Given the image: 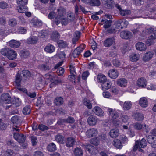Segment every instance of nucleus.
Listing matches in <instances>:
<instances>
[{"label":"nucleus","instance_id":"nucleus-43","mask_svg":"<svg viewBox=\"0 0 156 156\" xmlns=\"http://www.w3.org/2000/svg\"><path fill=\"white\" fill-rule=\"evenodd\" d=\"M132 31L134 34L141 35L142 34L141 32H143V30L142 28L139 27L136 29L133 30Z\"/></svg>","mask_w":156,"mask_h":156},{"label":"nucleus","instance_id":"nucleus-12","mask_svg":"<svg viewBox=\"0 0 156 156\" xmlns=\"http://www.w3.org/2000/svg\"><path fill=\"white\" fill-rule=\"evenodd\" d=\"M154 53L151 51H149L144 55L142 59L143 61L147 62L150 60L153 57Z\"/></svg>","mask_w":156,"mask_h":156},{"label":"nucleus","instance_id":"nucleus-50","mask_svg":"<svg viewBox=\"0 0 156 156\" xmlns=\"http://www.w3.org/2000/svg\"><path fill=\"white\" fill-rule=\"evenodd\" d=\"M8 23L9 26L14 27L17 25V21L15 18H12L9 20Z\"/></svg>","mask_w":156,"mask_h":156},{"label":"nucleus","instance_id":"nucleus-36","mask_svg":"<svg viewBox=\"0 0 156 156\" xmlns=\"http://www.w3.org/2000/svg\"><path fill=\"white\" fill-rule=\"evenodd\" d=\"M30 22L33 26H40L42 25V23L41 22L39 21L37 18H36L32 19L31 20Z\"/></svg>","mask_w":156,"mask_h":156},{"label":"nucleus","instance_id":"nucleus-24","mask_svg":"<svg viewBox=\"0 0 156 156\" xmlns=\"http://www.w3.org/2000/svg\"><path fill=\"white\" fill-rule=\"evenodd\" d=\"M112 144L117 149H121L122 147V145L121 141L117 139H115L113 140Z\"/></svg>","mask_w":156,"mask_h":156},{"label":"nucleus","instance_id":"nucleus-11","mask_svg":"<svg viewBox=\"0 0 156 156\" xmlns=\"http://www.w3.org/2000/svg\"><path fill=\"white\" fill-rule=\"evenodd\" d=\"M93 111L95 114L98 116L102 117L104 115L103 111L98 106L95 107L93 108Z\"/></svg>","mask_w":156,"mask_h":156},{"label":"nucleus","instance_id":"nucleus-49","mask_svg":"<svg viewBox=\"0 0 156 156\" xmlns=\"http://www.w3.org/2000/svg\"><path fill=\"white\" fill-rule=\"evenodd\" d=\"M98 138L99 141H101L103 142H107L108 141L106 136L105 134H102L100 135Z\"/></svg>","mask_w":156,"mask_h":156},{"label":"nucleus","instance_id":"nucleus-28","mask_svg":"<svg viewBox=\"0 0 156 156\" xmlns=\"http://www.w3.org/2000/svg\"><path fill=\"white\" fill-rule=\"evenodd\" d=\"M60 37V35L59 33L56 31L53 32L51 35V39L54 41L58 40Z\"/></svg>","mask_w":156,"mask_h":156},{"label":"nucleus","instance_id":"nucleus-45","mask_svg":"<svg viewBox=\"0 0 156 156\" xmlns=\"http://www.w3.org/2000/svg\"><path fill=\"white\" fill-rule=\"evenodd\" d=\"M39 67L41 70L43 71H48L50 69V67L47 63L41 64L40 65Z\"/></svg>","mask_w":156,"mask_h":156},{"label":"nucleus","instance_id":"nucleus-58","mask_svg":"<svg viewBox=\"0 0 156 156\" xmlns=\"http://www.w3.org/2000/svg\"><path fill=\"white\" fill-rule=\"evenodd\" d=\"M14 154L13 151L11 149H8L5 152L6 156H12Z\"/></svg>","mask_w":156,"mask_h":156},{"label":"nucleus","instance_id":"nucleus-38","mask_svg":"<svg viewBox=\"0 0 156 156\" xmlns=\"http://www.w3.org/2000/svg\"><path fill=\"white\" fill-rule=\"evenodd\" d=\"M98 82L100 83L101 84L107 80L105 76L101 74L98 75Z\"/></svg>","mask_w":156,"mask_h":156},{"label":"nucleus","instance_id":"nucleus-25","mask_svg":"<svg viewBox=\"0 0 156 156\" xmlns=\"http://www.w3.org/2000/svg\"><path fill=\"white\" fill-rule=\"evenodd\" d=\"M75 139L71 137H69L67 139L66 146L67 147H72L75 143Z\"/></svg>","mask_w":156,"mask_h":156},{"label":"nucleus","instance_id":"nucleus-14","mask_svg":"<svg viewBox=\"0 0 156 156\" xmlns=\"http://www.w3.org/2000/svg\"><path fill=\"white\" fill-rule=\"evenodd\" d=\"M97 119L96 117L93 115L90 116L88 118L87 121L90 126H92L95 125L97 122Z\"/></svg>","mask_w":156,"mask_h":156},{"label":"nucleus","instance_id":"nucleus-17","mask_svg":"<svg viewBox=\"0 0 156 156\" xmlns=\"http://www.w3.org/2000/svg\"><path fill=\"white\" fill-rule=\"evenodd\" d=\"M147 81L144 77H141L138 79L137 84L138 86L142 88L144 87L146 85Z\"/></svg>","mask_w":156,"mask_h":156},{"label":"nucleus","instance_id":"nucleus-23","mask_svg":"<svg viewBox=\"0 0 156 156\" xmlns=\"http://www.w3.org/2000/svg\"><path fill=\"white\" fill-rule=\"evenodd\" d=\"M121 37L124 39H128L132 36L131 33L129 31H123L120 33Z\"/></svg>","mask_w":156,"mask_h":156},{"label":"nucleus","instance_id":"nucleus-13","mask_svg":"<svg viewBox=\"0 0 156 156\" xmlns=\"http://www.w3.org/2000/svg\"><path fill=\"white\" fill-rule=\"evenodd\" d=\"M140 105L143 108H146L148 106V102L147 99L144 97L140 98L139 101Z\"/></svg>","mask_w":156,"mask_h":156},{"label":"nucleus","instance_id":"nucleus-4","mask_svg":"<svg viewBox=\"0 0 156 156\" xmlns=\"http://www.w3.org/2000/svg\"><path fill=\"white\" fill-rule=\"evenodd\" d=\"M85 48V45L84 44H82L79 47H77L73 51L72 55L74 58H76L78 57L81 53L83 51Z\"/></svg>","mask_w":156,"mask_h":156},{"label":"nucleus","instance_id":"nucleus-34","mask_svg":"<svg viewBox=\"0 0 156 156\" xmlns=\"http://www.w3.org/2000/svg\"><path fill=\"white\" fill-rule=\"evenodd\" d=\"M38 38L37 37L33 36L28 38L27 42L28 44H33L36 43L38 41Z\"/></svg>","mask_w":156,"mask_h":156},{"label":"nucleus","instance_id":"nucleus-19","mask_svg":"<svg viewBox=\"0 0 156 156\" xmlns=\"http://www.w3.org/2000/svg\"><path fill=\"white\" fill-rule=\"evenodd\" d=\"M114 42L113 38H108L104 41L103 44L105 46L109 47L112 45Z\"/></svg>","mask_w":156,"mask_h":156},{"label":"nucleus","instance_id":"nucleus-64","mask_svg":"<svg viewBox=\"0 0 156 156\" xmlns=\"http://www.w3.org/2000/svg\"><path fill=\"white\" fill-rule=\"evenodd\" d=\"M140 145L141 147L144 148L146 146V142L145 139L143 138L140 141Z\"/></svg>","mask_w":156,"mask_h":156},{"label":"nucleus","instance_id":"nucleus-57","mask_svg":"<svg viewBox=\"0 0 156 156\" xmlns=\"http://www.w3.org/2000/svg\"><path fill=\"white\" fill-rule=\"evenodd\" d=\"M19 119V117L17 115H15L12 117L11 119V121L14 124H16Z\"/></svg>","mask_w":156,"mask_h":156},{"label":"nucleus","instance_id":"nucleus-8","mask_svg":"<svg viewBox=\"0 0 156 156\" xmlns=\"http://www.w3.org/2000/svg\"><path fill=\"white\" fill-rule=\"evenodd\" d=\"M108 111L109 113L110 116L112 118V121L116 119L117 118L119 117V114L115 110L112 109L111 108H108Z\"/></svg>","mask_w":156,"mask_h":156},{"label":"nucleus","instance_id":"nucleus-10","mask_svg":"<svg viewBox=\"0 0 156 156\" xmlns=\"http://www.w3.org/2000/svg\"><path fill=\"white\" fill-rule=\"evenodd\" d=\"M97 130L94 128H90L86 132V134L88 137L96 136L98 133Z\"/></svg>","mask_w":156,"mask_h":156},{"label":"nucleus","instance_id":"nucleus-53","mask_svg":"<svg viewBox=\"0 0 156 156\" xmlns=\"http://www.w3.org/2000/svg\"><path fill=\"white\" fill-rule=\"evenodd\" d=\"M76 36L72 38V43L73 44H75L78 41L80 37V33L77 32L75 33Z\"/></svg>","mask_w":156,"mask_h":156},{"label":"nucleus","instance_id":"nucleus-9","mask_svg":"<svg viewBox=\"0 0 156 156\" xmlns=\"http://www.w3.org/2000/svg\"><path fill=\"white\" fill-rule=\"evenodd\" d=\"M154 138V137L152 135H149L147 137V142L153 148H154L156 147V138L155 140Z\"/></svg>","mask_w":156,"mask_h":156},{"label":"nucleus","instance_id":"nucleus-60","mask_svg":"<svg viewBox=\"0 0 156 156\" xmlns=\"http://www.w3.org/2000/svg\"><path fill=\"white\" fill-rule=\"evenodd\" d=\"M64 72V69L62 67L59 68L56 71V73L59 76L63 75Z\"/></svg>","mask_w":156,"mask_h":156},{"label":"nucleus","instance_id":"nucleus-16","mask_svg":"<svg viewBox=\"0 0 156 156\" xmlns=\"http://www.w3.org/2000/svg\"><path fill=\"white\" fill-rule=\"evenodd\" d=\"M108 75L111 78L115 79L118 76V73L116 70L115 69H112L109 71Z\"/></svg>","mask_w":156,"mask_h":156},{"label":"nucleus","instance_id":"nucleus-46","mask_svg":"<svg viewBox=\"0 0 156 156\" xmlns=\"http://www.w3.org/2000/svg\"><path fill=\"white\" fill-rule=\"evenodd\" d=\"M132 103L130 101H126L123 104V108L125 110H129L131 107Z\"/></svg>","mask_w":156,"mask_h":156},{"label":"nucleus","instance_id":"nucleus-44","mask_svg":"<svg viewBox=\"0 0 156 156\" xmlns=\"http://www.w3.org/2000/svg\"><path fill=\"white\" fill-rule=\"evenodd\" d=\"M30 53L27 51L25 50H22L20 53V55L21 58H27L29 56Z\"/></svg>","mask_w":156,"mask_h":156},{"label":"nucleus","instance_id":"nucleus-35","mask_svg":"<svg viewBox=\"0 0 156 156\" xmlns=\"http://www.w3.org/2000/svg\"><path fill=\"white\" fill-rule=\"evenodd\" d=\"M7 56V58L9 60H12L16 58L17 54L14 51L11 50Z\"/></svg>","mask_w":156,"mask_h":156},{"label":"nucleus","instance_id":"nucleus-20","mask_svg":"<svg viewBox=\"0 0 156 156\" xmlns=\"http://www.w3.org/2000/svg\"><path fill=\"white\" fill-rule=\"evenodd\" d=\"M119 134V131L116 127L112 129L110 132L111 137L112 138H115L117 137Z\"/></svg>","mask_w":156,"mask_h":156},{"label":"nucleus","instance_id":"nucleus-41","mask_svg":"<svg viewBox=\"0 0 156 156\" xmlns=\"http://www.w3.org/2000/svg\"><path fill=\"white\" fill-rule=\"evenodd\" d=\"M56 145L53 143L49 144L47 147L48 150L51 152L54 151L56 150Z\"/></svg>","mask_w":156,"mask_h":156},{"label":"nucleus","instance_id":"nucleus-33","mask_svg":"<svg viewBox=\"0 0 156 156\" xmlns=\"http://www.w3.org/2000/svg\"><path fill=\"white\" fill-rule=\"evenodd\" d=\"M83 105L86 106L88 109H91L92 108V103L89 99L84 98L83 101Z\"/></svg>","mask_w":156,"mask_h":156},{"label":"nucleus","instance_id":"nucleus-7","mask_svg":"<svg viewBox=\"0 0 156 156\" xmlns=\"http://www.w3.org/2000/svg\"><path fill=\"white\" fill-rule=\"evenodd\" d=\"M1 98L3 104H9L11 102V97L8 93L2 94L1 96Z\"/></svg>","mask_w":156,"mask_h":156},{"label":"nucleus","instance_id":"nucleus-32","mask_svg":"<svg viewBox=\"0 0 156 156\" xmlns=\"http://www.w3.org/2000/svg\"><path fill=\"white\" fill-rule=\"evenodd\" d=\"M63 103V99L61 97H56L54 100V103L57 106L62 105Z\"/></svg>","mask_w":156,"mask_h":156},{"label":"nucleus","instance_id":"nucleus-3","mask_svg":"<svg viewBox=\"0 0 156 156\" xmlns=\"http://www.w3.org/2000/svg\"><path fill=\"white\" fill-rule=\"evenodd\" d=\"M15 77L16 86L19 90H22V89L20 87V83L23 79L21 72L19 71Z\"/></svg>","mask_w":156,"mask_h":156},{"label":"nucleus","instance_id":"nucleus-47","mask_svg":"<svg viewBox=\"0 0 156 156\" xmlns=\"http://www.w3.org/2000/svg\"><path fill=\"white\" fill-rule=\"evenodd\" d=\"M155 39V37H153L152 35H151L147 40L146 43L149 46H150L154 43V41Z\"/></svg>","mask_w":156,"mask_h":156},{"label":"nucleus","instance_id":"nucleus-56","mask_svg":"<svg viewBox=\"0 0 156 156\" xmlns=\"http://www.w3.org/2000/svg\"><path fill=\"white\" fill-rule=\"evenodd\" d=\"M30 138L32 145L34 146H36L37 143V138L33 136H31Z\"/></svg>","mask_w":156,"mask_h":156},{"label":"nucleus","instance_id":"nucleus-54","mask_svg":"<svg viewBox=\"0 0 156 156\" xmlns=\"http://www.w3.org/2000/svg\"><path fill=\"white\" fill-rule=\"evenodd\" d=\"M120 14L122 16H125L129 15L131 13V11L129 10H122L119 12Z\"/></svg>","mask_w":156,"mask_h":156},{"label":"nucleus","instance_id":"nucleus-5","mask_svg":"<svg viewBox=\"0 0 156 156\" xmlns=\"http://www.w3.org/2000/svg\"><path fill=\"white\" fill-rule=\"evenodd\" d=\"M13 137L15 140L20 143H23L26 139V136L25 135L17 133H14Z\"/></svg>","mask_w":156,"mask_h":156},{"label":"nucleus","instance_id":"nucleus-51","mask_svg":"<svg viewBox=\"0 0 156 156\" xmlns=\"http://www.w3.org/2000/svg\"><path fill=\"white\" fill-rule=\"evenodd\" d=\"M89 3L93 6H99L101 4L99 0H90Z\"/></svg>","mask_w":156,"mask_h":156},{"label":"nucleus","instance_id":"nucleus-63","mask_svg":"<svg viewBox=\"0 0 156 156\" xmlns=\"http://www.w3.org/2000/svg\"><path fill=\"white\" fill-rule=\"evenodd\" d=\"M103 97L105 98H109L111 97V94L108 91H105L102 93Z\"/></svg>","mask_w":156,"mask_h":156},{"label":"nucleus","instance_id":"nucleus-61","mask_svg":"<svg viewBox=\"0 0 156 156\" xmlns=\"http://www.w3.org/2000/svg\"><path fill=\"white\" fill-rule=\"evenodd\" d=\"M110 91L114 94H116L118 93L119 90L115 87L113 86L110 90Z\"/></svg>","mask_w":156,"mask_h":156},{"label":"nucleus","instance_id":"nucleus-31","mask_svg":"<svg viewBox=\"0 0 156 156\" xmlns=\"http://www.w3.org/2000/svg\"><path fill=\"white\" fill-rule=\"evenodd\" d=\"M73 154L76 156H82L83 154V151L81 148L76 147L73 150Z\"/></svg>","mask_w":156,"mask_h":156},{"label":"nucleus","instance_id":"nucleus-40","mask_svg":"<svg viewBox=\"0 0 156 156\" xmlns=\"http://www.w3.org/2000/svg\"><path fill=\"white\" fill-rule=\"evenodd\" d=\"M11 50L9 48H4L1 50L0 52L3 55L7 57L9 53L11 52L10 51Z\"/></svg>","mask_w":156,"mask_h":156},{"label":"nucleus","instance_id":"nucleus-52","mask_svg":"<svg viewBox=\"0 0 156 156\" xmlns=\"http://www.w3.org/2000/svg\"><path fill=\"white\" fill-rule=\"evenodd\" d=\"M62 121L65 122L69 123H73L75 122V120L73 117H69L66 119H62Z\"/></svg>","mask_w":156,"mask_h":156},{"label":"nucleus","instance_id":"nucleus-37","mask_svg":"<svg viewBox=\"0 0 156 156\" xmlns=\"http://www.w3.org/2000/svg\"><path fill=\"white\" fill-rule=\"evenodd\" d=\"M101 22H103V24H104V27L106 29L109 27L111 26L112 21L110 20H109L106 19L102 20L101 21Z\"/></svg>","mask_w":156,"mask_h":156},{"label":"nucleus","instance_id":"nucleus-1","mask_svg":"<svg viewBox=\"0 0 156 156\" xmlns=\"http://www.w3.org/2000/svg\"><path fill=\"white\" fill-rule=\"evenodd\" d=\"M17 3L19 7L18 9L19 12L23 13L27 10V8L25 6L27 3V0H17Z\"/></svg>","mask_w":156,"mask_h":156},{"label":"nucleus","instance_id":"nucleus-29","mask_svg":"<svg viewBox=\"0 0 156 156\" xmlns=\"http://www.w3.org/2000/svg\"><path fill=\"white\" fill-rule=\"evenodd\" d=\"M133 117L135 119L138 121H141L144 118L143 114L138 112H136L134 114Z\"/></svg>","mask_w":156,"mask_h":156},{"label":"nucleus","instance_id":"nucleus-39","mask_svg":"<svg viewBox=\"0 0 156 156\" xmlns=\"http://www.w3.org/2000/svg\"><path fill=\"white\" fill-rule=\"evenodd\" d=\"M114 5V3L113 0H107L105 2V5L109 9L113 8Z\"/></svg>","mask_w":156,"mask_h":156},{"label":"nucleus","instance_id":"nucleus-30","mask_svg":"<svg viewBox=\"0 0 156 156\" xmlns=\"http://www.w3.org/2000/svg\"><path fill=\"white\" fill-rule=\"evenodd\" d=\"M140 56L138 53H133L129 56L130 59L132 62H136L139 60Z\"/></svg>","mask_w":156,"mask_h":156},{"label":"nucleus","instance_id":"nucleus-18","mask_svg":"<svg viewBox=\"0 0 156 156\" xmlns=\"http://www.w3.org/2000/svg\"><path fill=\"white\" fill-rule=\"evenodd\" d=\"M136 47L137 50L141 51L146 50L147 47L145 44L141 42H138L136 45Z\"/></svg>","mask_w":156,"mask_h":156},{"label":"nucleus","instance_id":"nucleus-21","mask_svg":"<svg viewBox=\"0 0 156 156\" xmlns=\"http://www.w3.org/2000/svg\"><path fill=\"white\" fill-rule=\"evenodd\" d=\"M55 47L50 44H48L44 48V51L47 52L51 53L54 51Z\"/></svg>","mask_w":156,"mask_h":156},{"label":"nucleus","instance_id":"nucleus-42","mask_svg":"<svg viewBox=\"0 0 156 156\" xmlns=\"http://www.w3.org/2000/svg\"><path fill=\"white\" fill-rule=\"evenodd\" d=\"M55 139L56 141L61 144H64L65 142L64 137L60 135H56L55 137Z\"/></svg>","mask_w":156,"mask_h":156},{"label":"nucleus","instance_id":"nucleus-26","mask_svg":"<svg viewBox=\"0 0 156 156\" xmlns=\"http://www.w3.org/2000/svg\"><path fill=\"white\" fill-rule=\"evenodd\" d=\"M20 45V43L19 41L12 40L9 42V46L13 48H17L19 47Z\"/></svg>","mask_w":156,"mask_h":156},{"label":"nucleus","instance_id":"nucleus-48","mask_svg":"<svg viewBox=\"0 0 156 156\" xmlns=\"http://www.w3.org/2000/svg\"><path fill=\"white\" fill-rule=\"evenodd\" d=\"M30 107L29 105L25 106L23 109V113L25 115H27L30 114Z\"/></svg>","mask_w":156,"mask_h":156},{"label":"nucleus","instance_id":"nucleus-27","mask_svg":"<svg viewBox=\"0 0 156 156\" xmlns=\"http://www.w3.org/2000/svg\"><path fill=\"white\" fill-rule=\"evenodd\" d=\"M127 83L126 79L124 78H120L117 80V84L121 87H125Z\"/></svg>","mask_w":156,"mask_h":156},{"label":"nucleus","instance_id":"nucleus-55","mask_svg":"<svg viewBox=\"0 0 156 156\" xmlns=\"http://www.w3.org/2000/svg\"><path fill=\"white\" fill-rule=\"evenodd\" d=\"M91 144L95 146H98L99 143V141L98 138H94L91 139L90 141Z\"/></svg>","mask_w":156,"mask_h":156},{"label":"nucleus","instance_id":"nucleus-59","mask_svg":"<svg viewBox=\"0 0 156 156\" xmlns=\"http://www.w3.org/2000/svg\"><path fill=\"white\" fill-rule=\"evenodd\" d=\"M8 6V4L5 2L3 1L0 2V8L2 9H4L7 8Z\"/></svg>","mask_w":156,"mask_h":156},{"label":"nucleus","instance_id":"nucleus-6","mask_svg":"<svg viewBox=\"0 0 156 156\" xmlns=\"http://www.w3.org/2000/svg\"><path fill=\"white\" fill-rule=\"evenodd\" d=\"M55 22L56 24L58 25L60 23H61L62 25H66L68 23L67 20L63 16H57L55 19Z\"/></svg>","mask_w":156,"mask_h":156},{"label":"nucleus","instance_id":"nucleus-2","mask_svg":"<svg viewBox=\"0 0 156 156\" xmlns=\"http://www.w3.org/2000/svg\"><path fill=\"white\" fill-rule=\"evenodd\" d=\"M115 26L118 29H122L124 28H126L128 25L129 23L128 21L125 19H121L117 20L115 22Z\"/></svg>","mask_w":156,"mask_h":156},{"label":"nucleus","instance_id":"nucleus-62","mask_svg":"<svg viewBox=\"0 0 156 156\" xmlns=\"http://www.w3.org/2000/svg\"><path fill=\"white\" fill-rule=\"evenodd\" d=\"M26 94L29 97L32 98H34L36 96V94L35 92H27Z\"/></svg>","mask_w":156,"mask_h":156},{"label":"nucleus","instance_id":"nucleus-15","mask_svg":"<svg viewBox=\"0 0 156 156\" xmlns=\"http://www.w3.org/2000/svg\"><path fill=\"white\" fill-rule=\"evenodd\" d=\"M111 82L108 80L101 84V88L103 90H106L110 89L111 87Z\"/></svg>","mask_w":156,"mask_h":156},{"label":"nucleus","instance_id":"nucleus-22","mask_svg":"<svg viewBox=\"0 0 156 156\" xmlns=\"http://www.w3.org/2000/svg\"><path fill=\"white\" fill-rule=\"evenodd\" d=\"M21 72L23 77V80H27L29 77L31 76V74L28 70H23Z\"/></svg>","mask_w":156,"mask_h":156}]
</instances>
